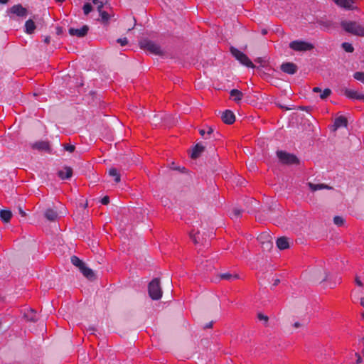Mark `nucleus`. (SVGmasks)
<instances>
[{"instance_id":"obj_1","label":"nucleus","mask_w":364,"mask_h":364,"mask_svg":"<svg viewBox=\"0 0 364 364\" xmlns=\"http://www.w3.org/2000/svg\"><path fill=\"white\" fill-rule=\"evenodd\" d=\"M341 26L347 33L353 36L364 37V23L355 21H342Z\"/></svg>"},{"instance_id":"obj_2","label":"nucleus","mask_w":364,"mask_h":364,"mask_svg":"<svg viewBox=\"0 0 364 364\" xmlns=\"http://www.w3.org/2000/svg\"><path fill=\"white\" fill-rule=\"evenodd\" d=\"M148 290L150 297L154 300H158L162 296V291L159 279H154L149 284Z\"/></svg>"},{"instance_id":"obj_3","label":"nucleus","mask_w":364,"mask_h":364,"mask_svg":"<svg viewBox=\"0 0 364 364\" xmlns=\"http://www.w3.org/2000/svg\"><path fill=\"white\" fill-rule=\"evenodd\" d=\"M230 52L232 55L238 60L240 63L248 68H255V65L252 63V62L250 60V59L247 57L246 54L241 52L238 49L231 47L230 48Z\"/></svg>"},{"instance_id":"obj_4","label":"nucleus","mask_w":364,"mask_h":364,"mask_svg":"<svg viewBox=\"0 0 364 364\" xmlns=\"http://www.w3.org/2000/svg\"><path fill=\"white\" fill-rule=\"evenodd\" d=\"M289 46L291 49L297 52L311 50L314 48V46L312 43L300 40L291 41Z\"/></svg>"},{"instance_id":"obj_5","label":"nucleus","mask_w":364,"mask_h":364,"mask_svg":"<svg viewBox=\"0 0 364 364\" xmlns=\"http://www.w3.org/2000/svg\"><path fill=\"white\" fill-rule=\"evenodd\" d=\"M277 157L279 161L284 164H296L299 163L297 157L292 154L283 151H278L277 152Z\"/></svg>"},{"instance_id":"obj_6","label":"nucleus","mask_w":364,"mask_h":364,"mask_svg":"<svg viewBox=\"0 0 364 364\" xmlns=\"http://www.w3.org/2000/svg\"><path fill=\"white\" fill-rule=\"evenodd\" d=\"M141 48L149 50L151 53L156 54V55H161V48L157 44L154 43V42L149 41V40H144L140 42Z\"/></svg>"},{"instance_id":"obj_7","label":"nucleus","mask_w":364,"mask_h":364,"mask_svg":"<svg viewBox=\"0 0 364 364\" xmlns=\"http://www.w3.org/2000/svg\"><path fill=\"white\" fill-rule=\"evenodd\" d=\"M258 241L262 245V248L264 250H269L273 247L272 238L271 235L267 232L261 233L258 237Z\"/></svg>"},{"instance_id":"obj_8","label":"nucleus","mask_w":364,"mask_h":364,"mask_svg":"<svg viewBox=\"0 0 364 364\" xmlns=\"http://www.w3.org/2000/svg\"><path fill=\"white\" fill-rule=\"evenodd\" d=\"M316 23L320 26L321 29L325 31H328L336 28V23L326 17L317 19Z\"/></svg>"},{"instance_id":"obj_9","label":"nucleus","mask_w":364,"mask_h":364,"mask_svg":"<svg viewBox=\"0 0 364 364\" xmlns=\"http://www.w3.org/2000/svg\"><path fill=\"white\" fill-rule=\"evenodd\" d=\"M89 27L85 25L80 28H70L68 32L70 36L82 38L87 35Z\"/></svg>"},{"instance_id":"obj_10","label":"nucleus","mask_w":364,"mask_h":364,"mask_svg":"<svg viewBox=\"0 0 364 364\" xmlns=\"http://www.w3.org/2000/svg\"><path fill=\"white\" fill-rule=\"evenodd\" d=\"M9 12L19 17H25L28 14L27 9L21 4H16L11 7Z\"/></svg>"},{"instance_id":"obj_11","label":"nucleus","mask_w":364,"mask_h":364,"mask_svg":"<svg viewBox=\"0 0 364 364\" xmlns=\"http://www.w3.org/2000/svg\"><path fill=\"white\" fill-rule=\"evenodd\" d=\"M344 93L350 99L364 100V93L350 89H346Z\"/></svg>"},{"instance_id":"obj_12","label":"nucleus","mask_w":364,"mask_h":364,"mask_svg":"<svg viewBox=\"0 0 364 364\" xmlns=\"http://www.w3.org/2000/svg\"><path fill=\"white\" fill-rule=\"evenodd\" d=\"M221 119L224 123L231 124L235 122V117L232 111L225 110V112H223Z\"/></svg>"},{"instance_id":"obj_13","label":"nucleus","mask_w":364,"mask_h":364,"mask_svg":"<svg viewBox=\"0 0 364 364\" xmlns=\"http://www.w3.org/2000/svg\"><path fill=\"white\" fill-rule=\"evenodd\" d=\"M335 4L338 6L346 9L353 10L355 9L353 4H355V0H333Z\"/></svg>"},{"instance_id":"obj_14","label":"nucleus","mask_w":364,"mask_h":364,"mask_svg":"<svg viewBox=\"0 0 364 364\" xmlns=\"http://www.w3.org/2000/svg\"><path fill=\"white\" fill-rule=\"evenodd\" d=\"M281 69L284 73L293 75L296 72L297 67L293 63H285L281 65Z\"/></svg>"},{"instance_id":"obj_15","label":"nucleus","mask_w":364,"mask_h":364,"mask_svg":"<svg viewBox=\"0 0 364 364\" xmlns=\"http://www.w3.org/2000/svg\"><path fill=\"white\" fill-rule=\"evenodd\" d=\"M58 175L61 179H68L73 175V169L70 167H64L58 171Z\"/></svg>"},{"instance_id":"obj_16","label":"nucleus","mask_w":364,"mask_h":364,"mask_svg":"<svg viewBox=\"0 0 364 364\" xmlns=\"http://www.w3.org/2000/svg\"><path fill=\"white\" fill-rule=\"evenodd\" d=\"M80 271L87 279L90 280H93L95 279V275L92 269L87 267L86 265L83 266Z\"/></svg>"},{"instance_id":"obj_17","label":"nucleus","mask_w":364,"mask_h":364,"mask_svg":"<svg viewBox=\"0 0 364 364\" xmlns=\"http://www.w3.org/2000/svg\"><path fill=\"white\" fill-rule=\"evenodd\" d=\"M347 124H348V121H347V119L343 117V116H340L337 118H336L335 119V122H334V124H333V127H334V130H336L337 129H338L339 127H347Z\"/></svg>"},{"instance_id":"obj_18","label":"nucleus","mask_w":364,"mask_h":364,"mask_svg":"<svg viewBox=\"0 0 364 364\" xmlns=\"http://www.w3.org/2000/svg\"><path fill=\"white\" fill-rule=\"evenodd\" d=\"M33 148L38 150L50 151V145L48 141H38L33 145Z\"/></svg>"},{"instance_id":"obj_19","label":"nucleus","mask_w":364,"mask_h":364,"mask_svg":"<svg viewBox=\"0 0 364 364\" xmlns=\"http://www.w3.org/2000/svg\"><path fill=\"white\" fill-rule=\"evenodd\" d=\"M308 186L312 191H316L321 189H332V187L324 183L314 184L309 182L308 183Z\"/></svg>"},{"instance_id":"obj_20","label":"nucleus","mask_w":364,"mask_h":364,"mask_svg":"<svg viewBox=\"0 0 364 364\" xmlns=\"http://www.w3.org/2000/svg\"><path fill=\"white\" fill-rule=\"evenodd\" d=\"M277 246L279 250H285L289 247L288 239L285 237H279L277 240Z\"/></svg>"},{"instance_id":"obj_21","label":"nucleus","mask_w":364,"mask_h":364,"mask_svg":"<svg viewBox=\"0 0 364 364\" xmlns=\"http://www.w3.org/2000/svg\"><path fill=\"white\" fill-rule=\"evenodd\" d=\"M204 149L205 147L200 143H198L193 150L191 157L193 159L198 158L200 156V154L204 151Z\"/></svg>"},{"instance_id":"obj_22","label":"nucleus","mask_w":364,"mask_h":364,"mask_svg":"<svg viewBox=\"0 0 364 364\" xmlns=\"http://www.w3.org/2000/svg\"><path fill=\"white\" fill-rule=\"evenodd\" d=\"M36 29V24L34 21L31 19H28L26 21L25 23V31L28 34H31L34 32Z\"/></svg>"},{"instance_id":"obj_23","label":"nucleus","mask_w":364,"mask_h":364,"mask_svg":"<svg viewBox=\"0 0 364 364\" xmlns=\"http://www.w3.org/2000/svg\"><path fill=\"white\" fill-rule=\"evenodd\" d=\"M230 94L233 100L237 102L240 101L243 96L242 92L237 89L232 90Z\"/></svg>"},{"instance_id":"obj_24","label":"nucleus","mask_w":364,"mask_h":364,"mask_svg":"<svg viewBox=\"0 0 364 364\" xmlns=\"http://www.w3.org/2000/svg\"><path fill=\"white\" fill-rule=\"evenodd\" d=\"M12 217V213L10 210H1L0 211V218L4 223H8L10 221Z\"/></svg>"},{"instance_id":"obj_25","label":"nucleus","mask_w":364,"mask_h":364,"mask_svg":"<svg viewBox=\"0 0 364 364\" xmlns=\"http://www.w3.org/2000/svg\"><path fill=\"white\" fill-rule=\"evenodd\" d=\"M25 318L30 321H35L37 320V313L36 311L31 309L24 314Z\"/></svg>"},{"instance_id":"obj_26","label":"nucleus","mask_w":364,"mask_h":364,"mask_svg":"<svg viewBox=\"0 0 364 364\" xmlns=\"http://www.w3.org/2000/svg\"><path fill=\"white\" fill-rule=\"evenodd\" d=\"M45 216L48 220L54 221L57 218L58 214L55 210L48 209L46 211Z\"/></svg>"},{"instance_id":"obj_27","label":"nucleus","mask_w":364,"mask_h":364,"mask_svg":"<svg viewBox=\"0 0 364 364\" xmlns=\"http://www.w3.org/2000/svg\"><path fill=\"white\" fill-rule=\"evenodd\" d=\"M103 8V3H100V4L98 6V11L100 13V15L102 18V19L104 21H107L109 19V15L107 12L102 11Z\"/></svg>"},{"instance_id":"obj_28","label":"nucleus","mask_w":364,"mask_h":364,"mask_svg":"<svg viewBox=\"0 0 364 364\" xmlns=\"http://www.w3.org/2000/svg\"><path fill=\"white\" fill-rule=\"evenodd\" d=\"M71 262L73 265L78 267L79 269L85 265V264L76 256H73L71 257Z\"/></svg>"},{"instance_id":"obj_29","label":"nucleus","mask_w":364,"mask_h":364,"mask_svg":"<svg viewBox=\"0 0 364 364\" xmlns=\"http://www.w3.org/2000/svg\"><path fill=\"white\" fill-rule=\"evenodd\" d=\"M220 278L222 279L232 281L239 278L237 274H232L230 273H224L220 274Z\"/></svg>"},{"instance_id":"obj_30","label":"nucleus","mask_w":364,"mask_h":364,"mask_svg":"<svg viewBox=\"0 0 364 364\" xmlns=\"http://www.w3.org/2000/svg\"><path fill=\"white\" fill-rule=\"evenodd\" d=\"M342 48L344 49L346 52L353 53L354 51V48L350 43H343L341 45Z\"/></svg>"},{"instance_id":"obj_31","label":"nucleus","mask_w":364,"mask_h":364,"mask_svg":"<svg viewBox=\"0 0 364 364\" xmlns=\"http://www.w3.org/2000/svg\"><path fill=\"white\" fill-rule=\"evenodd\" d=\"M190 237L195 244H198L199 242L200 233L198 232H195L193 230H192L190 232Z\"/></svg>"},{"instance_id":"obj_32","label":"nucleus","mask_w":364,"mask_h":364,"mask_svg":"<svg viewBox=\"0 0 364 364\" xmlns=\"http://www.w3.org/2000/svg\"><path fill=\"white\" fill-rule=\"evenodd\" d=\"M331 94V90L329 88H326L323 91L321 90L320 92V98L321 100H326Z\"/></svg>"},{"instance_id":"obj_33","label":"nucleus","mask_w":364,"mask_h":364,"mask_svg":"<svg viewBox=\"0 0 364 364\" xmlns=\"http://www.w3.org/2000/svg\"><path fill=\"white\" fill-rule=\"evenodd\" d=\"M353 77L355 80L364 83V73L363 72H355L353 74Z\"/></svg>"},{"instance_id":"obj_34","label":"nucleus","mask_w":364,"mask_h":364,"mask_svg":"<svg viewBox=\"0 0 364 364\" xmlns=\"http://www.w3.org/2000/svg\"><path fill=\"white\" fill-rule=\"evenodd\" d=\"M334 223L338 226H341L344 223V220L340 216H336L333 218Z\"/></svg>"},{"instance_id":"obj_35","label":"nucleus","mask_w":364,"mask_h":364,"mask_svg":"<svg viewBox=\"0 0 364 364\" xmlns=\"http://www.w3.org/2000/svg\"><path fill=\"white\" fill-rule=\"evenodd\" d=\"M92 10V7L90 4L87 3L83 6V11L85 15H87Z\"/></svg>"},{"instance_id":"obj_36","label":"nucleus","mask_w":364,"mask_h":364,"mask_svg":"<svg viewBox=\"0 0 364 364\" xmlns=\"http://www.w3.org/2000/svg\"><path fill=\"white\" fill-rule=\"evenodd\" d=\"M241 215V210L237 208L232 210L231 213L232 218L237 219Z\"/></svg>"},{"instance_id":"obj_37","label":"nucleus","mask_w":364,"mask_h":364,"mask_svg":"<svg viewBox=\"0 0 364 364\" xmlns=\"http://www.w3.org/2000/svg\"><path fill=\"white\" fill-rule=\"evenodd\" d=\"M64 148L66 151L69 152H73L75 150V146L71 144H65Z\"/></svg>"},{"instance_id":"obj_38","label":"nucleus","mask_w":364,"mask_h":364,"mask_svg":"<svg viewBox=\"0 0 364 364\" xmlns=\"http://www.w3.org/2000/svg\"><path fill=\"white\" fill-rule=\"evenodd\" d=\"M117 43H120L122 46H126L128 43L127 38L117 39Z\"/></svg>"},{"instance_id":"obj_39","label":"nucleus","mask_w":364,"mask_h":364,"mask_svg":"<svg viewBox=\"0 0 364 364\" xmlns=\"http://www.w3.org/2000/svg\"><path fill=\"white\" fill-rule=\"evenodd\" d=\"M109 174L111 176L115 177L117 175L119 174L117 170L115 168H110L109 171Z\"/></svg>"},{"instance_id":"obj_40","label":"nucleus","mask_w":364,"mask_h":364,"mask_svg":"<svg viewBox=\"0 0 364 364\" xmlns=\"http://www.w3.org/2000/svg\"><path fill=\"white\" fill-rule=\"evenodd\" d=\"M109 202V198L108 196H105L104 198H102L101 200V203L103 204V205H107Z\"/></svg>"},{"instance_id":"obj_41","label":"nucleus","mask_w":364,"mask_h":364,"mask_svg":"<svg viewBox=\"0 0 364 364\" xmlns=\"http://www.w3.org/2000/svg\"><path fill=\"white\" fill-rule=\"evenodd\" d=\"M257 317L259 320H264L265 322L268 321V317L262 314H259Z\"/></svg>"},{"instance_id":"obj_42","label":"nucleus","mask_w":364,"mask_h":364,"mask_svg":"<svg viewBox=\"0 0 364 364\" xmlns=\"http://www.w3.org/2000/svg\"><path fill=\"white\" fill-rule=\"evenodd\" d=\"M355 282L356 284V285L359 286V287H363V282H361V280L360 279V278L358 277H356L355 279Z\"/></svg>"},{"instance_id":"obj_43","label":"nucleus","mask_w":364,"mask_h":364,"mask_svg":"<svg viewBox=\"0 0 364 364\" xmlns=\"http://www.w3.org/2000/svg\"><path fill=\"white\" fill-rule=\"evenodd\" d=\"M355 355L357 357L356 363L357 364L361 363H362V358H361L360 355L359 353H355Z\"/></svg>"},{"instance_id":"obj_44","label":"nucleus","mask_w":364,"mask_h":364,"mask_svg":"<svg viewBox=\"0 0 364 364\" xmlns=\"http://www.w3.org/2000/svg\"><path fill=\"white\" fill-rule=\"evenodd\" d=\"M213 132V129L210 127H208L206 130V135L208 137Z\"/></svg>"},{"instance_id":"obj_45","label":"nucleus","mask_w":364,"mask_h":364,"mask_svg":"<svg viewBox=\"0 0 364 364\" xmlns=\"http://www.w3.org/2000/svg\"><path fill=\"white\" fill-rule=\"evenodd\" d=\"M200 134L203 136L205 139H208V136L206 135V130L205 129H200L199 131Z\"/></svg>"},{"instance_id":"obj_46","label":"nucleus","mask_w":364,"mask_h":364,"mask_svg":"<svg viewBox=\"0 0 364 364\" xmlns=\"http://www.w3.org/2000/svg\"><path fill=\"white\" fill-rule=\"evenodd\" d=\"M312 90L314 92H316V93L321 92V89L318 87H314Z\"/></svg>"},{"instance_id":"obj_47","label":"nucleus","mask_w":364,"mask_h":364,"mask_svg":"<svg viewBox=\"0 0 364 364\" xmlns=\"http://www.w3.org/2000/svg\"><path fill=\"white\" fill-rule=\"evenodd\" d=\"M114 181L116 183H119L120 181V175L118 174L114 177Z\"/></svg>"},{"instance_id":"obj_48","label":"nucleus","mask_w":364,"mask_h":364,"mask_svg":"<svg viewBox=\"0 0 364 364\" xmlns=\"http://www.w3.org/2000/svg\"><path fill=\"white\" fill-rule=\"evenodd\" d=\"M92 3L95 4V5H97V6L98 7V6L100 4V3H102L101 1H100L99 0H92Z\"/></svg>"},{"instance_id":"obj_49","label":"nucleus","mask_w":364,"mask_h":364,"mask_svg":"<svg viewBox=\"0 0 364 364\" xmlns=\"http://www.w3.org/2000/svg\"><path fill=\"white\" fill-rule=\"evenodd\" d=\"M293 326L295 328H297L301 326V323L299 322H295Z\"/></svg>"},{"instance_id":"obj_50","label":"nucleus","mask_w":364,"mask_h":364,"mask_svg":"<svg viewBox=\"0 0 364 364\" xmlns=\"http://www.w3.org/2000/svg\"><path fill=\"white\" fill-rule=\"evenodd\" d=\"M212 325H213V323H212V322H210V323H209L208 324H207V325L205 326V328H211V327H212Z\"/></svg>"},{"instance_id":"obj_51","label":"nucleus","mask_w":364,"mask_h":364,"mask_svg":"<svg viewBox=\"0 0 364 364\" xmlns=\"http://www.w3.org/2000/svg\"><path fill=\"white\" fill-rule=\"evenodd\" d=\"M46 43H49L50 42V37H46L44 40Z\"/></svg>"},{"instance_id":"obj_52","label":"nucleus","mask_w":364,"mask_h":364,"mask_svg":"<svg viewBox=\"0 0 364 364\" xmlns=\"http://www.w3.org/2000/svg\"><path fill=\"white\" fill-rule=\"evenodd\" d=\"M9 0H0V4H4L8 2Z\"/></svg>"},{"instance_id":"obj_53","label":"nucleus","mask_w":364,"mask_h":364,"mask_svg":"<svg viewBox=\"0 0 364 364\" xmlns=\"http://www.w3.org/2000/svg\"><path fill=\"white\" fill-rule=\"evenodd\" d=\"M328 279V275H325L321 279V281L323 282V281H325Z\"/></svg>"},{"instance_id":"obj_54","label":"nucleus","mask_w":364,"mask_h":364,"mask_svg":"<svg viewBox=\"0 0 364 364\" xmlns=\"http://www.w3.org/2000/svg\"><path fill=\"white\" fill-rule=\"evenodd\" d=\"M360 304L364 307V298L360 299Z\"/></svg>"},{"instance_id":"obj_55","label":"nucleus","mask_w":364,"mask_h":364,"mask_svg":"<svg viewBox=\"0 0 364 364\" xmlns=\"http://www.w3.org/2000/svg\"><path fill=\"white\" fill-rule=\"evenodd\" d=\"M279 279L275 280V282H274V286L277 285V284H279Z\"/></svg>"},{"instance_id":"obj_56","label":"nucleus","mask_w":364,"mask_h":364,"mask_svg":"<svg viewBox=\"0 0 364 364\" xmlns=\"http://www.w3.org/2000/svg\"><path fill=\"white\" fill-rule=\"evenodd\" d=\"M19 212L23 216L25 215V213L21 208L19 210Z\"/></svg>"},{"instance_id":"obj_57","label":"nucleus","mask_w":364,"mask_h":364,"mask_svg":"<svg viewBox=\"0 0 364 364\" xmlns=\"http://www.w3.org/2000/svg\"><path fill=\"white\" fill-rule=\"evenodd\" d=\"M65 0H55L56 2L62 3L65 1Z\"/></svg>"},{"instance_id":"obj_58","label":"nucleus","mask_w":364,"mask_h":364,"mask_svg":"<svg viewBox=\"0 0 364 364\" xmlns=\"http://www.w3.org/2000/svg\"><path fill=\"white\" fill-rule=\"evenodd\" d=\"M262 33L263 35H265V34H267V32L266 30H262Z\"/></svg>"},{"instance_id":"obj_59","label":"nucleus","mask_w":364,"mask_h":364,"mask_svg":"<svg viewBox=\"0 0 364 364\" xmlns=\"http://www.w3.org/2000/svg\"><path fill=\"white\" fill-rule=\"evenodd\" d=\"M361 353H362L363 356L364 357V346H363V348L362 349Z\"/></svg>"},{"instance_id":"obj_60","label":"nucleus","mask_w":364,"mask_h":364,"mask_svg":"<svg viewBox=\"0 0 364 364\" xmlns=\"http://www.w3.org/2000/svg\"><path fill=\"white\" fill-rule=\"evenodd\" d=\"M361 341H362V343H363V345H364V336L362 338Z\"/></svg>"}]
</instances>
